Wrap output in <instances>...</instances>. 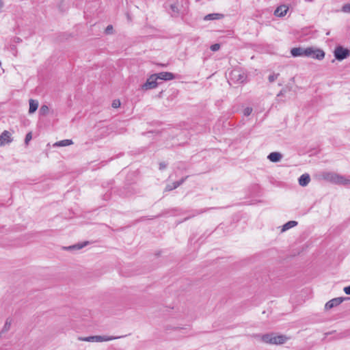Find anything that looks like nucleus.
<instances>
[{
    "label": "nucleus",
    "mask_w": 350,
    "mask_h": 350,
    "mask_svg": "<svg viewBox=\"0 0 350 350\" xmlns=\"http://www.w3.org/2000/svg\"><path fill=\"white\" fill-rule=\"evenodd\" d=\"M293 57H312L318 60H322L325 57V52L321 49H314L312 47L302 48L295 47L291 50Z\"/></svg>",
    "instance_id": "nucleus-1"
},
{
    "label": "nucleus",
    "mask_w": 350,
    "mask_h": 350,
    "mask_svg": "<svg viewBox=\"0 0 350 350\" xmlns=\"http://www.w3.org/2000/svg\"><path fill=\"white\" fill-rule=\"evenodd\" d=\"M261 341L271 345H282L285 343L288 338L283 334H276L275 333H268L263 335H257Z\"/></svg>",
    "instance_id": "nucleus-2"
},
{
    "label": "nucleus",
    "mask_w": 350,
    "mask_h": 350,
    "mask_svg": "<svg viewBox=\"0 0 350 350\" xmlns=\"http://www.w3.org/2000/svg\"><path fill=\"white\" fill-rule=\"evenodd\" d=\"M322 177L324 180L334 184L345 186L350 185V179H348L345 176L335 172H323Z\"/></svg>",
    "instance_id": "nucleus-3"
},
{
    "label": "nucleus",
    "mask_w": 350,
    "mask_h": 350,
    "mask_svg": "<svg viewBox=\"0 0 350 350\" xmlns=\"http://www.w3.org/2000/svg\"><path fill=\"white\" fill-rule=\"evenodd\" d=\"M350 56V50L342 46H338L334 50V57L338 61H342Z\"/></svg>",
    "instance_id": "nucleus-4"
},
{
    "label": "nucleus",
    "mask_w": 350,
    "mask_h": 350,
    "mask_svg": "<svg viewBox=\"0 0 350 350\" xmlns=\"http://www.w3.org/2000/svg\"><path fill=\"white\" fill-rule=\"evenodd\" d=\"M159 83L157 81L156 75H151L146 80V82L142 85L143 90H148L157 87Z\"/></svg>",
    "instance_id": "nucleus-5"
},
{
    "label": "nucleus",
    "mask_w": 350,
    "mask_h": 350,
    "mask_svg": "<svg viewBox=\"0 0 350 350\" xmlns=\"http://www.w3.org/2000/svg\"><path fill=\"white\" fill-rule=\"evenodd\" d=\"M350 299V297H336L334 298L325 304V308L326 310L331 309L340 305L344 300Z\"/></svg>",
    "instance_id": "nucleus-6"
},
{
    "label": "nucleus",
    "mask_w": 350,
    "mask_h": 350,
    "mask_svg": "<svg viewBox=\"0 0 350 350\" xmlns=\"http://www.w3.org/2000/svg\"><path fill=\"white\" fill-rule=\"evenodd\" d=\"M154 75H156L157 80L170 81L175 78L174 75L170 72H161Z\"/></svg>",
    "instance_id": "nucleus-7"
},
{
    "label": "nucleus",
    "mask_w": 350,
    "mask_h": 350,
    "mask_svg": "<svg viewBox=\"0 0 350 350\" xmlns=\"http://www.w3.org/2000/svg\"><path fill=\"white\" fill-rule=\"evenodd\" d=\"M12 141L11 134L8 131H4L0 135V146L10 143Z\"/></svg>",
    "instance_id": "nucleus-8"
},
{
    "label": "nucleus",
    "mask_w": 350,
    "mask_h": 350,
    "mask_svg": "<svg viewBox=\"0 0 350 350\" xmlns=\"http://www.w3.org/2000/svg\"><path fill=\"white\" fill-rule=\"evenodd\" d=\"M288 10V8L286 5H280L276 8L274 12V14L278 17L284 16L286 14Z\"/></svg>",
    "instance_id": "nucleus-9"
},
{
    "label": "nucleus",
    "mask_w": 350,
    "mask_h": 350,
    "mask_svg": "<svg viewBox=\"0 0 350 350\" xmlns=\"http://www.w3.org/2000/svg\"><path fill=\"white\" fill-rule=\"evenodd\" d=\"M282 158V154L278 152H271L267 157V159L273 163L280 161Z\"/></svg>",
    "instance_id": "nucleus-10"
},
{
    "label": "nucleus",
    "mask_w": 350,
    "mask_h": 350,
    "mask_svg": "<svg viewBox=\"0 0 350 350\" xmlns=\"http://www.w3.org/2000/svg\"><path fill=\"white\" fill-rule=\"evenodd\" d=\"M299 184L302 187H306L310 181V177L308 174H304L299 178Z\"/></svg>",
    "instance_id": "nucleus-11"
},
{
    "label": "nucleus",
    "mask_w": 350,
    "mask_h": 350,
    "mask_svg": "<svg viewBox=\"0 0 350 350\" xmlns=\"http://www.w3.org/2000/svg\"><path fill=\"white\" fill-rule=\"evenodd\" d=\"M224 15L223 14L219 13H213L208 14L204 17V21H211V20H219L223 18Z\"/></svg>",
    "instance_id": "nucleus-12"
},
{
    "label": "nucleus",
    "mask_w": 350,
    "mask_h": 350,
    "mask_svg": "<svg viewBox=\"0 0 350 350\" xmlns=\"http://www.w3.org/2000/svg\"><path fill=\"white\" fill-rule=\"evenodd\" d=\"M38 107V102L36 100L30 99L29 100V113H33Z\"/></svg>",
    "instance_id": "nucleus-13"
},
{
    "label": "nucleus",
    "mask_w": 350,
    "mask_h": 350,
    "mask_svg": "<svg viewBox=\"0 0 350 350\" xmlns=\"http://www.w3.org/2000/svg\"><path fill=\"white\" fill-rule=\"evenodd\" d=\"M72 144H73V142L71 139H64V140L57 142L56 143L54 144L53 146L62 147V146H70V145H72Z\"/></svg>",
    "instance_id": "nucleus-14"
},
{
    "label": "nucleus",
    "mask_w": 350,
    "mask_h": 350,
    "mask_svg": "<svg viewBox=\"0 0 350 350\" xmlns=\"http://www.w3.org/2000/svg\"><path fill=\"white\" fill-rule=\"evenodd\" d=\"M121 338V336H97V342L109 341Z\"/></svg>",
    "instance_id": "nucleus-15"
},
{
    "label": "nucleus",
    "mask_w": 350,
    "mask_h": 350,
    "mask_svg": "<svg viewBox=\"0 0 350 350\" xmlns=\"http://www.w3.org/2000/svg\"><path fill=\"white\" fill-rule=\"evenodd\" d=\"M297 225L296 221H289L282 226V231L284 232Z\"/></svg>",
    "instance_id": "nucleus-16"
},
{
    "label": "nucleus",
    "mask_w": 350,
    "mask_h": 350,
    "mask_svg": "<svg viewBox=\"0 0 350 350\" xmlns=\"http://www.w3.org/2000/svg\"><path fill=\"white\" fill-rule=\"evenodd\" d=\"M89 243L88 241H85L82 243H77L73 245L68 247L66 249L71 250H80L86 246Z\"/></svg>",
    "instance_id": "nucleus-17"
},
{
    "label": "nucleus",
    "mask_w": 350,
    "mask_h": 350,
    "mask_svg": "<svg viewBox=\"0 0 350 350\" xmlns=\"http://www.w3.org/2000/svg\"><path fill=\"white\" fill-rule=\"evenodd\" d=\"M78 340L80 341H86V342H97V336H91L88 337H79Z\"/></svg>",
    "instance_id": "nucleus-18"
},
{
    "label": "nucleus",
    "mask_w": 350,
    "mask_h": 350,
    "mask_svg": "<svg viewBox=\"0 0 350 350\" xmlns=\"http://www.w3.org/2000/svg\"><path fill=\"white\" fill-rule=\"evenodd\" d=\"M170 9L172 10V12L173 13L172 16H177L178 15L180 10L178 9L177 4H172L170 5Z\"/></svg>",
    "instance_id": "nucleus-19"
},
{
    "label": "nucleus",
    "mask_w": 350,
    "mask_h": 350,
    "mask_svg": "<svg viewBox=\"0 0 350 350\" xmlns=\"http://www.w3.org/2000/svg\"><path fill=\"white\" fill-rule=\"evenodd\" d=\"M280 74L279 73H277V74H271L268 77V80L270 83H273V81H275L279 77Z\"/></svg>",
    "instance_id": "nucleus-20"
},
{
    "label": "nucleus",
    "mask_w": 350,
    "mask_h": 350,
    "mask_svg": "<svg viewBox=\"0 0 350 350\" xmlns=\"http://www.w3.org/2000/svg\"><path fill=\"white\" fill-rule=\"evenodd\" d=\"M49 111V107L46 105H42L40 109V113L41 115H46Z\"/></svg>",
    "instance_id": "nucleus-21"
},
{
    "label": "nucleus",
    "mask_w": 350,
    "mask_h": 350,
    "mask_svg": "<svg viewBox=\"0 0 350 350\" xmlns=\"http://www.w3.org/2000/svg\"><path fill=\"white\" fill-rule=\"evenodd\" d=\"M178 187V185H176V183H173L172 185H167L165 187V191H172L173 189H176L177 187Z\"/></svg>",
    "instance_id": "nucleus-22"
},
{
    "label": "nucleus",
    "mask_w": 350,
    "mask_h": 350,
    "mask_svg": "<svg viewBox=\"0 0 350 350\" xmlns=\"http://www.w3.org/2000/svg\"><path fill=\"white\" fill-rule=\"evenodd\" d=\"M252 112V108L247 107L244 109L243 114L245 116H249Z\"/></svg>",
    "instance_id": "nucleus-23"
},
{
    "label": "nucleus",
    "mask_w": 350,
    "mask_h": 350,
    "mask_svg": "<svg viewBox=\"0 0 350 350\" xmlns=\"http://www.w3.org/2000/svg\"><path fill=\"white\" fill-rule=\"evenodd\" d=\"M342 11L350 13V3L345 4L342 8Z\"/></svg>",
    "instance_id": "nucleus-24"
},
{
    "label": "nucleus",
    "mask_w": 350,
    "mask_h": 350,
    "mask_svg": "<svg viewBox=\"0 0 350 350\" xmlns=\"http://www.w3.org/2000/svg\"><path fill=\"white\" fill-rule=\"evenodd\" d=\"M210 49L212 51H217L220 49V44L217 43L212 44Z\"/></svg>",
    "instance_id": "nucleus-25"
},
{
    "label": "nucleus",
    "mask_w": 350,
    "mask_h": 350,
    "mask_svg": "<svg viewBox=\"0 0 350 350\" xmlns=\"http://www.w3.org/2000/svg\"><path fill=\"white\" fill-rule=\"evenodd\" d=\"M32 139V134L31 132H29L27 133L25 138V143L26 144H28L29 142Z\"/></svg>",
    "instance_id": "nucleus-26"
},
{
    "label": "nucleus",
    "mask_w": 350,
    "mask_h": 350,
    "mask_svg": "<svg viewBox=\"0 0 350 350\" xmlns=\"http://www.w3.org/2000/svg\"><path fill=\"white\" fill-rule=\"evenodd\" d=\"M120 105V102L119 100H114L112 103V107L113 108H118Z\"/></svg>",
    "instance_id": "nucleus-27"
},
{
    "label": "nucleus",
    "mask_w": 350,
    "mask_h": 350,
    "mask_svg": "<svg viewBox=\"0 0 350 350\" xmlns=\"http://www.w3.org/2000/svg\"><path fill=\"white\" fill-rule=\"evenodd\" d=\"M112 30H113V26L111 25H108L106 29H105V33L107 34H110L112 32Z\"/></svg>",
    "instance_id": "nucleus-28"
},
{
    "label": "nucleus",
    "mask_w": 350,
    "mask_h": 350,
    "mask_svg": "<svg viewBox=\"0 0 350 350\" xmlns=\"http://www.w3.org/2000/svg\"><path fill=\"white\" fill-rule=\"evenodd\" d=\"M187 177L188 176H185V178H181L180 180L176 181L175 182L176 185H178V187H179L180 185H181L185 182V180L187 178Z\"/></svg>",
    "instance_id": "nucleus-29"
},
{
    "label": "nucleus",
    "mask_w": 350,
    "mask_h": 350,
    "mask_svg": "<svg viewBox=\"0 0 350 350\" xmlns=\"http://www.w3.org/2000/svg\"><path fill=\"white\" fill-rule=\"evenodd\" d=\"M167 167V164L165 162H161L159 163V170H163L165 169Z\"/></svg>",
    "instance_id": "nucleus-30"
},
{
    "label": "nucleus",
    "mask_w": 350,
    "mask_h": 350,
    "mask_svg": "<svg viewBox=\"0 0 350 350\" xmlns=\"http://www.w3.org/2000/svg\"><path fill=\"white\" fill-rule=\"evenodd\" d=\"M245 77L244 75H242L241 74L238 75L237 81H240L241 83H243L244 81Z\"/></svg>",
    "instance_id": "nucleus-31"
},
{
    "label": "nucleus",
    "mask_w": 350,
    "mask_h": 350,
    "mask_svg": "<svg viewBox=\"0 0 350 350\" xmlns=\"http://www.w3.org/2000/svg\"><path fill=\"white\" fill-rule=\"evenodd\" d=\"M286 92V90L285 89H282L280 90V92L277 94V97H280L284 95V94Z\"/></svg>",
    "instance_id": "nucleus-32"
},
{
    "label": "nucleus",
    "mask_w": 350,
    "mask_h": 350,
    "mask_svg": "<svg viewBox=\"0 0 350 350\" xmlns=\"http://www.w3.org/2000/svg\"><path fill=\"white\" fill-rule=\"evenodd\" d=\"M344 292L350 295V285L344 288Z\"/></svg>",
    "instance_id": "nucleus-33"
},
{
    "label": "nucleus",
    "mask_w": 350,
    "mask_h": 350,
    "mask_svg": "<svg viewBox=\"0 0 350 350\" xmlns=\"http://www.w3.org/2000/svg\"><path fill=\"white\" fill-rule=\"evenodd\" d=\"M3 7V2L2 0H0V10Z\"/></svg>",
    "instance_id": "nucleus-34"
},
{
    "label": "nucleus",
    "mask_w": 350,
    "mask_h": 350,
    "mask_svg": "<svg viewBox=\"0 0 350 350\" xmlns=\"http://www.w3.org/2000/svg\"><path fill=\"white\" fill-rule=\"evenodd\" d=\"M200 213H201V212L196 211L195 215H198V214H200Z\"/></svg>",
    "instance_id": "nucleus-35"
},
{
    "label": "nucleus",
    "mask_w": 350,
    "mask_h": 350,
    "mask_svg": "<svg viewBox=\"0 0 350 350\" xmlns=\"http://www.w3.org/2000/svg\"><path fill=\"white\" fill-rule=\"evenodd\" d=\"M308 1H312L313 0H308Z\"/></svg>",
    "instance_id": "nucleus-36"
}]
</instances>
